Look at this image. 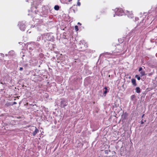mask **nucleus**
Returning a JSON list of instances; mask_svg holds the SVG:
<instances>
[{
    "mask_svg": "<svg viewBox=\"0 0 157 157\" xmlns=\"http://www.w3.org/2000/svg\"><path fill=\"white\" fill-rule=\"evenodd\" d=\"M115 14L113 15L114 17H115L116 15L118 16H121L122 15V13H123V11L121 8H117L115 9Z\"/></svg>",
    "mask_w": 157,
    "mask_h": 157,
    "instance_id": "f257e3e1",
    "label": "nucleus"
},
{
    "mask_svg": "<svg viewBox=\"0 0 157 157\" xmlns=\"http://www.w3.org/2000/svg\"><path fill=\"white\" fill-rule=\"evenodd\" d=\"M21 30L24 31L25 29V25L23 22H19L18 24Z\"/></svg>",
    "mask_w": 157,
    "mask_h": 157,
    "instance_id": "f03ea898",
    "label": "nucleus"
},
{
    "mask_svg": "<svg viewBox=\"0 0 157 157\" xmlns=\"http://www.w3.org/2000/svg\"><path fill=\"white\" fill-rule=\"evenodd\" d=\"M60 106L62 107H64L67 105V101L64 99H60Z\"/></svg>",
    "mask_w": 157,
    "mask_h": 157,
    "instance_id": "7ed1b4c3",
    "label": "nucleus"
},
{
    "mask_svg": "<svg viewBox=\"0 0 157 157\" xmlns=\"http://www.w3.org/2000/svg\"><path fill=\"white\" fill-rule=\"evenodd\" d=\"M42 40H44L45 42H46L48 41V40L47 38L48 37V36L47 34H44L41 35Z\"/></svg>",
    "mask_w": 157,
    "mask_h": 157,
    "instance_id": "20e7f679",
    "label": "nucleus"
},
{
    "mask_svg": "<svg viewBox=\"0 0 157 157\" xmlns=\"http://www.w3.org/2000/svg\"><path fill=\"white\" fill-rule=\"evenodd\" d=\"M85 42L84 40H82L79 41V49H82V46H83V44Z\"/></svg>",
    "mask_w": 157,
    "mask_h": 157,
    "instance_id": "39448f33",
    "label": "nucleus"
},
{
    "mask_svg": "<svg viewBox=\"0 0 157 157\" xmlns=\"http://www.w3.org/2000/svg\"><path fill=\"white\" fill-rule=\"evenodd\" d=\"M104 89H105V90L103 91V95L101 96H105L107 93L108 92V89L106 87H105Z\"/></svg>",
    "mask_w": 157,
    "mask_h": 157,
    "instance_id": "423d86ee",
    "label": "nucleus"
},
{
    "mask_svg": "<svg viewBox=\"0 0 157 157\" xmlns=\"http://www.w3.org/2000/svg\"><path fill=\"white\" fill-rule=\"evenodd\" d=\"M32 44H33L34 47L36 48H38L40 46V44L38 43H35V42H32Z\"/></svg>",
    "mask_w": 157,
    "mask_h": 157,
    "instance_id": "0eeeda50",
    "label": "nucleus"
},
{
    "mask_svg": "<svg viewBox=\"0 0 157 157\" xmlns=\"http://www.w3.org/2000/svg\"><path fill=\"white\" fill-rule=\"evenodd\" d=\"M132 82L134 86H136L137 85V84L136 82V80L134 78H132L131 79Z\"/></svg>",
    "mask_w": 157,
    "mask_h": 157,
    "instance_id": "6e6552de",
    "label": "nucleus"
},
{
    "mask_svg": "<svg viewBox=\"0 0 157 157\" xmlns=\"http://www.w3.org/2000/svg\"><path fill=\"white\" fill-rule=\"evenodd\" d=\"M38 132V130L36 128V127H35V131L33 132V136H35Z\"/></svg>",
    "mask_w": 157,
    "mask_h": 157,
    "instance_id": "1a4fd4ad",
    "label": "nucleus"
},
{
    "mask_svg": "<svg viewBox=\"0 0 157 157\" xmlns=\"http://www.w3.org/2000/svg\"><path fill=\"white\" fill-rule=\"evenodd\" d=\"M136 92L138 93H139L141 92L140 89L139 87H136L135 89Z\"/></svg>",
    "mask_w": 157,
    "mask_h": 157,
    "instance_id": "9d476101",
    "label": "nucleus"
},
{
    "mask_svg": "<svg viewBox=\"0 0 157 157\" xmlns=\"http://www.w3.org/2000/svg\"><path fill=\"white\" fill-rule=\"evenodd\" d=\"M136 96L135 95L133 94L131 96V99L132 101H134L135 99Z\"/></svg>",
    "mask_w": 157,
    "mask_h": 157,
    "instance_id": "9b49d317",
    "label": "nucleus"
},
{
    "mask_svg": "<svg viewBox=\"0 0 157 157\" xmlns=\"http://www.w3.org/2000/svg\"><path fill=\"white\" fill-rule=\"evenodd\" d=\"M15 53L14 52L13 50H11L9 52V54L11 56H13L14 55Z\"/></svg>",
    "mask_w": 157,
    "mask_h": 157,
    "instance_id": "f8f14e48",
    "label": "nucleus"
},
{
    "mask_svg": "<svg viewBox=\"0 0 157 157\" xmlns=\"http://www.w3.org/2000/svg\"><path fill=\"white\" fill-rule=\"evenodd\" d=\"M61 2H62L63 3H67L68 2H70L72 1V0H61Z\"/></svg>",
    "mask_w": 157,
    "mask_h": 157,
    "instance_id": "ddd939ff",
    "label": "nucleus"
},
{
    "mask_svg": "<svg viewBox=\"0 0 157 157\" xmlns=\"http://www.w3.org/2000/svg\"><path fill=\"white\" fill-rule=\"evenodd\" d=\"M59 6L58 5H56L55 6L54 8L55 10H58L59 9Z\"/></svg>",
    "mask_w": 157,
    "mask_h": 157,
    "instance_id": "4468645a",
    "label": "nucleus"
},
{
    "mask_svg": "<svg viewBox=\"0 0 157 157\" xmlns=\"http://www.w3.org/2000/svg\"><path fill=\"white\" fill-rule=\"evenodd\" d=\"M112 55V53H108V52H105V53H104L101 54V55Z\"/></svg>",
    "mask_w": 157,
    "mask_h": 157,
    "instance_id": "2eb2a0df",
    "label": "nucleus"
},
{
    "mask_svg": "<svg viewBox=\"0 0 157 157\" xmlns=\"http://www.w3.org/2000/svg\"><path fill=\"white\" fill-rule=\"evenodd\" d=\"M140 74H141V76L142 77L145 74V72L144 71H141L140 72Z\"/></svg>",
    "mask_w": 157,
    "mask_h": 157,
    "instance_id": "dca6fc26",
    "label": "nucleus"
},
{
    "mask_svg": "<svg viewBox=\"0 0 157 157\" xmlns=\"http://www.w3.org/2000/svg\"><path fill=\"white\" fill-rule=\"evenodd\" d=\"M42 37L41 36H39L37 38V41H39L41 40V37Z\"/></svg>",
    "mask_w": 157,
    "mask_h": 157,
    "instance_id": "f3484780",
    "label": "nucleus"
},
{
    "mask_svg": "<svg viewBox=\"0 0 157 157\" xmlns=\"http://www.w3.org/2000/svg\"><path fill=\"white\" fill-rule=\"evenodd\" d=\"M135 78H137L138 80H139L140 79V77L138 75H136Z\"/></svg>",
    "mask_w": 157,
    "mask_h": 157,
    "instance_id": "a211bd4d",
    "label": "nucleus"
},
{
    "mask_svg": "<svg viewBox=\"0 0 157 157\" xmlns=\"http://www.w3.org/2000/svg\"><path fill=\"white\" fill-rule=\"evenodd\" d=\"M78 27L77 25H75V29L76 30V31H78Z\"/></svg>",
    "mask_w": 157,
    "mask_h": 157,
    "instance_id": "6ab92c4d",
    "label": "nucleus"
},
{
    "mask_svg": "<svg viewBox=\"0 0 157 157\" xmlns=\"http://www.w3.org/2000/svg\"><path fill=\"white\" fill-rule=\"evenodd\" d=\"M77 4L78 6H80L81 3L80 2H79V1H78Z\"/></svg>",
    "mask_w": 157,
    "mask_h": 157,
    "instance_id": "aec40b11",
    "label": "nucleus"
},
{
    "mask_svg": "<svg viewBox=\"0 0 157 157\" xmlns=\"http://www.w3.org/2000/svg\"><path fill=\"white\" fill-rule=\"evenodd\" d=\"M17 104V102L15 101H14L13 103L11 105H15Z\"/></svg>",
    "mask_w": 157,
    "mask_h": 157,
    "instance_id": "412c9836",
    "label": "nucleus"
},
{
    "mask_svg": "<svg viewBox=\"0 0 157 157\" xmlns=\"http://www.w3.org/2000/svg\"><path fill=\"white\" fill-rule=\"evenodd\" d=\"M142 70V67H140L139 68V71H141Z\"/></svg>",
    "mask_w": 157,
    "mask_h": 157,
    "instance_id": "4be33fe9",
    "label": "nucleus"
},
{
    "mask_svg": "<svg viewBox=\"0 0 157 157\" xmlns=\"http://www.w3.org/2000/svg\"><path fill=\"white\" fill-rule=\"evenodd\" d=\"M23 68L22 67H20L19 69V70L20 71H21L23 70Z\"/></svg>",
    "mask_w": 157,
    "mask_h": 157,
    "instance_id": "5701e85b",
    "label": "nucleus"
},
{
    "mask_svg": "<svg viewBox=\"0 0 157 157\" xmlns=\"http://www.w3.org/2000/svg\"><path fill=\"white\" fill-rule=\"evenodd\" d=\"M121 48H120V51H117V52H120V51H122V50L123 49H122V48H121Z\"/></svg>",
    "mask_w": 157,
    "mask_h": 157,
    "instance_id": "b1692460",
    "label": "nucleus"
},
{
    "mask_svg": "<svg viewBox=\"0 0 157 157\" xmlns=\"http://www.w3.org/2000/svg\"><path fill=\"white\" fill-rule=\"evenodd\" d=\"M124 115L125 116H127V113L126 112H125L124 113Z\"/></svg>",
    "mask_w": 157,
    "mask_h": 157,
    "instance_id": "393cba45",
    "label": "nucleus"
},
{
    "mask_svg": "<svg viewBox=\"0 0 157 157\" xmlns=\"http://www.w3.org/2000/svg\"><path fill=\"white\" fill-rule=\"evenodd\" d=\"M144 123V121H141V124H143Z\"/></svg>",
    "mask_w": 157,
    "mask_h": 157,
    "instance_id": "a878e982",
    "label": "nucleus"
},
{
    "mask_svg": "<svg viewBox=\"0 0 157 157\" xmlns=\"http://www.w3.org/2000/svg\"><path fill=\"white\" fill-rule=\"evenodd\" d=\"M0 55L1 56H2L3 57H4V55L3 53H1Z\"/></svg>",
    "mask_w": 157,
    "mask_h": 157,
    "instance_id": "bb28decb",
    "label": "nucleus"
},
{
    "mask_svg": "<svg viewBox=\"0 0 157 157\" xmlns=\"http://www.w3.org/2000/svg\"><path fill=\"white\" fill-rule=\"evenodd\" d=\"M128 17H129L132 18L133 16H132V14L130 15V16H128Z\"/></svg>",
    "mask_w": 157,
    "mask_h": 157,
    "instance_id": "cd10ccee",
    "label": "nucleus"
},
{
    "mask_svg": "<svg viewBox=\"0 0 157 157\" xmlns=\"http://www.w3.org/2000/svg\"><path fill=\"white\" fill-rule=\"evenodd\" d=\"M78 25H81V23H79V22H78Z\"/></svg>",
    "mask_w": 157,
    "mask_h": 157,
    "instance_id": "c85d7f7f",
    "label": "nucleus"
},
{
    "mask_svg": "<svg viewBox=\"0 0 157 157\" xmlns=\"http://www.w3.org/2000/svg\"><path fill=\"white\" fill-rule=\"evenodd\" d=\"M105 153H108V152H107V151H108L107 150H105Z\"/></svg>",
    "mask_w": 157,
    "mask_h": 157,
    "instance_id": "c756f323",
    "label": "nucleus"
},
{
    "mask_svg": "<svg viewBox=\"0 0 157 157\" xmlns=\"http://www.w3.org/2000/svg\"><path fill=\"white\" fill-rule=\"evenodd\" d=\"M144 114H143L142 116V117H143L144 116Z\"/></svg>",
    "mask_w": 157,
    "mask_h": 157,
    "instance_id": "7c9ffc66",
    "label": "nucleus"
},
{
    "mask_svg": "<svg viewBox=\"0 0 157 157\" xmlns=\"http://www.w3.org/2000/svg\"><path fill=\"white\" fill-rule=\"evenodd\" d=\"M6 56H7V54H6Z\"/></svg>",
    "mask_w": 157,
    "mask_h": 157,
    "instance_id": "2f4dec72",
    "label": "nucleus"
},
{
    "mask_svg": "<svg viewBox=\"0 0 157 157\" xmlns=\"http://www.w3.org/2000/svg\"><path fill=\"white\" fill-rule=\"evenodd\" d=\"M29 49H31V48H29Z\"/></svg>",
    "mask_w": 157,
    "mask_h": 157,
    "instance_id": "473e14b6",
    "label": "nucleus"
},
{
    "mask_svg": "<svg viewBox=\"0 0 157 157\" xmlns=\"http://www.w3.org/2000/svg\"><path fill=\"white\" fill-rule=\"evenodd\" d=\"M80 0H78V1H79Z\"/></svg>",
    "mask_w": 157,
    "mask_h": 157,
    "instance_id": "72a5a7b5",
    "label": "nucleus"
}]
</instances>
